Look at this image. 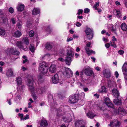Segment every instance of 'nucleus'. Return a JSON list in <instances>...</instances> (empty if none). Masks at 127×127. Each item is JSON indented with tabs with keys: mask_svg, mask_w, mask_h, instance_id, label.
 <instances>
[{
	"mask_svg": "<svg viewBox=\"0 0 127 127\" xmlns=\"http://www.w3.org/2000/svg\"><path fill=\"white\" fill-rule=\"evenodd\" d=\"M64 115L63 118V120L66 122H69L71 121L72 117L70 114L66 113L64 108L57 110V116L58 117Z\"/></svg>",
	"mask_w": 127,
	"mask_h": 127,
	"instance_id": "nucleus-1",
	"label": "nucleus"
},
{
	"mask_svg": "<svg viewBox=\"0 0 127 127\" xmlns=\"http://www.w3.org/2000/svg\"><path fill=\"white\" fill-rule=\"evenodd\" d=\"M48 65L45 62H43L39 64V70L41 73H46L48 71Z\"/></svg>",
	"mask_w": 127,
	"mask_h": 127,
	"instance_id": "nucleus-2",
	"label": "nucleus"
},
{
	"mask_svg": "<svg viewBox=\"0 0 127 127\" xmlns=\"http://www.w3.org/2000/svg\"><path fill=\"white\" fill-rule=\"evenodd\" d=\"M27 85L29 88L31 92H34V84H35L33 79H30L27 82Z\"/></svg>",
	"mask_w": 127,
	"mask_h": 127,
	"instance_id": "nucleus-3",
	"label": "nucleus"
},
{
	"mask_svg": "<svg viewBox=\"0 0 127 127\" xmlns=\"http://www.w3.org/2000/svg\"><path fill=\"white\" fill-rule=\"evenodd\" d=\"M85 32L88 39H92L93 35V32L92 30L89 28H87Z\"/></svg>",
	"mask_w": 127,
	"mask_h": 127,
	"instance_id": "nucleus-4",
	"label": "nucleus"
},
{
	"mask_svg": "<svg viewBox=\"0 0 127 127\" xmlns=\"http://www.w3.org/2000/svg\"><path fill=\"white\" fill-rule=\"evenodd\" d=\"M64 70L63 74L65 75L67 78H69L72 75V71L69 68L65 67Z\"/></svg>",
	"mask_w": 127,
	"mask_h": 127,
	"instance_id": "nucleus-5",
	"label": "nucleus"
},
{
	"mask_svg": "<svg viewBox=\"0 0 127 127\" xmlns=\"http://www.w3.org/2000/svg\"><path fill=\"white\" fill-rule=\"evenodd\" d=\"M5 52L7 54L9 55L11 54L14 55H18L19 53L18 51H15L13 48L7 49L5 50Z\"/></svg>",
	"mask_w": 127,
	"mask_h": 127,
	"instance_id": "nucleus-6",
	"label": "nucleus"
},
{
	"mask_svg": "<svg viewBox=\"0 0 127 127\" xmlns=\"http://www.w3.org/2000/svg\"><path fill=\"white\" fill-rule=\"evenodd\" d=\"M120 125V122L117 120H114L111 121L108 125L111 127H119Z\"/></svg>",
	"mask_w": 127,
	"mask_h": 127,
	"instance_id": "nucleus-7",
	"label": "nucleus"
},
{
	"mask_svg": "<svg viewBox=\"0 0 127 127\" xmlns=\"http://www.w3.org/2000/svg\"><path fill=\"white\" fill-rule=\"evenodd\" d=\"M123 74L124 75V77L126 79H127V62H125L122 68Z\"/></svg>",
	"mask_w": 127,
	"mask_h": 127,
	"instance_id": "nucleus-8",
	"label": "nucleus"
},
{
	"mask_svg": "<svg viewBox=\"0 0 127 127\" xmlns=\"http://www.w3.org/2000/svg\"><path fill=\"white\" fill-rule=\"evenodd\" d=\"M104 101L105 103L108 107L112 108L113 109L114 108V105L109 98H105Z\"/></svg>",
	"mask_w": 127,
	"mask_h": 127,
	"instance_id": "nucleus-9",
	"label": "nucleus"
},
{
	"mask_svg": "<svg viewBox=\"0 0 127 127\" xmlns=\"http://www.w3.org/2000/svg\"><path fill=\"white\" fill-rule=\"evenodd\" d=\"M82 73L84 72L87 76H91L94 75V73L93 71L90 69L89 67L83 69L82 71Z\"/></svg>",
	"mask_w": 127,
	"mask_h": 127,
	"instance_id": "nucleus-10",
	"label": "nucleus"
},
{
	"mask_svg": "<svg viewBox=\"0 0 127 127\" xmlns=\"http://www.w3.org/2000/svg\"><path fill=\"white\" fill-rule=\"evenodd\" d=\"M34 92H32V93L37 92L39 94H43L46 91V89L44 87H41V88H37L35 90L34 89Z\"/></svg>",
	"mask_w": 127,
	"mask_h": 127,
	"instance_id": "nucleus-11",
	"label": "nucleus"
},
{
	"mask_svg": "<svg viewBox=\"0 0 127 127\" xmlns=\"http://www.w3.org/2000/svg\"><path fill=\"white\" fill-rule=\"evenodd\" d=\"M113 109H114V111L115 114H117L119 112H120L121 114L124 115H125L126 113V112L125 110L123 108L119 107L118 111H117V110L115 109L114 108Z\"/></svg>",
	"mask_w": 127,
	"mask_h": 127,
	"instance_id": "nucleus-12",
	"label": "nucleus"
},
{
	"mask_svg": "<svg viewBox=\"0 0 127 127\" xmlns=\"http://www.w3.org/2000/svg\"><path fill=\"white\" fill-rule=\"evenodd\" d=\"M78 101V99L76 98L75 95L71 96L69 97V102L72 103H74Z\"/></svg>",
	"mask_w": 127,
	"mask_h": 127,
	"instance_id": "nucleus-13",
	"label": "nucleus"
},
{
	"mask_svg": "<svg viewBox=\"0 0 127 127\" xmlns=\"http://www.w3.org/2000/svg\"><path fill=\"white\" fill-rule=\"evenodd\" d=\"M103 73L104 77L106 78H109L111 76V74L110 70L108 69L104 70Z\"/></svg>",
	"mask_w": 127,
	"mask_h": 127,
	"instance_id": "nucleus-14",
	"label": "nucleus"
},
{
	"mask_svg": "<svg viewBox=\"0 0 127 127\" xmlns=\"http://www.w3.org/2000/svg\"><path fill=\"white\" fill-rule=\"evenodd\" d=\"M52 82L54 83H57L59 81V79L58 75L57 74H55L52 78Z\"/></svg>",
	"mask_w": 127,
	"mask_h": 127,
	"instance_id": "nucleus-15",
	"label": "nucleus"
},
{
	"mask_svg": "<svg viewBox=\"0 0 127 127\" xmlns=\"http://www.w3.org/2000/svg\"><path fill=\"white\" fill-rule=\"evenodd\" d=\"M113 13L117 17L121 19L122 16L121 13L120 11L116 9L114 10Z\"/></svg>",
	"mask_w": 127,
	"mask_h": 127,
	"instance_id": "nucleus-16",
	"label": "nucleus"
},
{
	"mask_svg": "<svg viewBox=\"0 0 127 127\" xmlns=\"http://www.w3.org/2000/svg\"><path fill=\"white\" fill-rule=\"evenodd\" d=\"M23 44L22 42L21 41H17L16 42V46L18 48L25 51L26 50L27 48H24Z\"/></svg>",
	"mask_w": 127,
	"mask_h": 127,
	"instance_id": "nucleus-17",
	"label": "nucleus"
},
{
	"mask_svg": "<svg viewBox=\"0 0 127 127\" xmlns=\"http://www.w3.org/2000/svg\"><path fill=\"white\" fill-rule=\"evenodd\" d=\"M56 68L55 65L52 64L49 68V71L51 73H55L56 71Z\"/></svg>",
	"mask_w": 127,
	"mask_h": 127,
	"instance_id": "nucleus-18",
	"label": "nucleus"
},
{
	"mask_svg": "<svg viewBox=\"0 0 127 127\" xmlns=\"http://www.w3.org/2000/svg\"><path fill=\"white\" fill-rule=\"evenodd\" d=\"M40 125L41 127H47L48 126V123L46 120L42 119L40 121Z\"/></svg>",
	"mask_w": 127,
	"mask_h": 127,
	"instance_id": "nucleus-19",
	"label": "nucleus"
},
{
	"mask_svg": "<svg viewBox=\"0 0 127 127\" xmlns=\"http://www.w3.org/2000/svg\"><path fill=\"white\" fill-rule=\"evenodd\" d=\"M86 115L89 118L91 119L93 118L96 115L95 114L91 111L89 112L86 114Z\"/></svg>",
	"mask_w": 127,
	"mask_h": 127,
	"instance_id": "nucleus-20",
	"label": "nucleus"
},
{
	"mask_svg": "<svg viewBox=\"0 0 127 127\" xmlns=\"http://www.w3.org/2000/svg\"><path fill=\"white\" fill-rule=\"evenodd\" d=\"M72 57H66L65 60V61L66 64L68 65L70 64L72 61Z\"/></svg>",
	"mask_w": 127,
	"mask_h": 127,
	"instance_id": "nucleus-21",
	"label": "nucleus"
},
{
	"mask_svg": "<svg viewBox=\"0 0 127 127\" xmlns=\"http://www.w3.org/2000/svg\"><path fill=\"white\" fill-rule=\"evenodd\" d=\"M21 35L22 34L21 32L19 30H17V31L14 32L13 34L14 36L16 37H20Z\"/></svg>",
	"mask_w": 127,
	"mask_h": 127,
	"instance_id": "nucleus-22",
	"label": "nucleus"
},
{
	"mask_svg": "<svg viewBox=\"0 0 127 127\" xmlns=\"http://www.w3.org/2000/svg\"><path fill=\"white\" fill-rule=\"evenodd\" d=\"M40 10L39 8H34L32 10V14L33 15H36L39 14Z\"/></svg>",
	"mask_w": 127,
	"mask_h": 127,
	"instance_id": "nucleus-23",
	"label": "nucleus"
},
{
	"mask_svg": "<svg viewBox=\"0 0 127 127\" xmlns=\"http://www.w3.org/2000/svg\"><path fill=\"white\" fill-rule=\"evenodd\" d=\"M53 47L52 43H47L46 44L45 48L48 50H50Z\"/></svg>",
	"mask_w": 127,
	"mask_h": 127,
	"instance_id": "nucleus-24",
	"label": "nucleus"
},
{
	"mask_svg": "<svg viewBox=\"0 0 127 127\" xmlns=\"http://www.w3.org/2000/svg\"><path fill=\"white\" fill-rule=\"evenodd\" d=\"M112 93L113 95L116 97L119 96V92L116 89H114L113 90Z\"/></svg>",
	"mask_w": 127,
	"mask_h": 127,
	"instance_id": "nucleus-25",
	"label": "nucleus"
},
{
	"mask_svg": "<svg viewBox=\"0 0 127 127\" xmlns=\"http://www.w3.org/2000/svg\"><path fill=\"white\" fill-rule=\"evenodd\" d=\"M109 31H111L113 33L115 34H117L116 32V29L114 28V27L113 25L111 24L109 25Z\"/></svg>",
	"mask_w": 127,
	"mask_h": 127,
	"instance_id": "nucleus-26",
	"label": "nucleus"
},
{
	"mask_svg": "<svg viewBox=\"0 0 127 127\" xmlns=\"http://www.w3.org/2000/svg\"><path fill=\"white\" fill-rule=\"evenodd\" d=\"M24 5L23 4L19 3L18 4L17 8L18 11H22L24 9Z\"/></svg>",
	"mask_w": 127,
	"mask_h": 127,
	"instance_id": "nucleus-27",
	"label": "nucleus"
},
{
	"mask_svg": "<svg viewBox=\"0 0 127 127\" xmlns=\"http://www.w3.org/2000/svg\"><path fill=\"white\" fill-rule=\"evenodd\" d=\"M6 75L8 77H12L13 76V73L12 69H9L6 72Z\"/></svg>",
	"mask_w": 127,
	"mask_h": 127,
	"instance_id": "nucleus-28",
	"label": "nucleus"
},
{
	"mask_svg": "<svg viewBox=\"0 0 127 127\" xmlns=\"http://www.w3.org/2000/svg\"><path fill=\"white\" fill-rule=\"evenodd\" d=\"M83 121L82 120L77 121H76L75 124V127H79L83 124Z\"/></svg>",
	"mask_w": 127,
	"mask_h": 127,
	"instance_id": "nucleus-29",
	"label": "nucleus"
},
{
	"mask_svg": "<svg viewBox=\"0 0 127 127\" xmlns=\"http://www.w3.org/2000/svg\"><path fill=\"white\" fill-rule=\"evenodd\" d=\"M113 102L115 105H120L122 104L121 100L117 98L115 99Z\"/></svg>",
	"mask_w": 127,
	"mask_h": 127,
	"instance_id": "nucleus-30",
	"label": "nucleus"
},
{
	"mask_svg": "<svg viewBox=\"0 0 127 127\" xmlns=\"http://www.w3.org/2000/svg\"><path fill=\"white\" fill-rule=\"evenodd\" d=\"M22 42L23 43H25L26 45L29 44V43L28 38L27 37H25L23 38Z\"/></svg>",
	"mask_w": 127,
	"mask_h": 127,
	"instance_id": "nucleus-31",
	"label": "nucleus"
},
{
	"mask_svg": "<svg viewBox=\"0 0 127 127\" xmlns=\"http://www.w3.org/2000/svg\"><path fill=\"white\" fill-rule=\"evenodd\" d=\"M85 49L87 52V54L89 55H91L93 53L94 54H95V52L93 51L92 50H90L89 48L86 47Z\"/></svg>",
	"mask_w": 127,
	"mask_h": 127,
	"instance_id": "nucleus-32",
	"label": "nucleus"
},
{
	"mask_svg": "<svg viewBox=\"0 0 127 127\" xmlns=\"http://www.w3.org/2000/svg\"><path fill=\"white\" fill-rule=\"evenodd\" d=\"M67 55L70 56L69 57H72L73 55V51L71 49H67Z\"/></svg>",
	"mask_w": 127,
	"mask_h": 127,
	"instance_id": "nucleus-33",
	"label": "nucleus"
},
{
	"mask_svg": "<svg viewBox=\"0 0 127 127\" xmlns=\"http://www.w3.org/2000/svg\"><path fill=\"white\" fill-rule=\"evenodd\" d=\"M17 84L18 86L20 85L22 83V80L20 77H19L16 78V80Z\"/></svg>",
	"mask_w": 127,
	"mask_h": 127,
	"instance_id": "nucleus-34",
	"label": "nucleus"
},
{
	"mask_svg": "<svg viewBox=\"0 0 127 127\" xmlns=\"http://www.w3.org/2000/svg\"><path fill=\"white\" fill-rule=\"evenodd\" d=\"M121 29L123 31H125L127 30V26L125 23H122L121 26Z\"/></svg>",
	"mask_w": 127,
	"mask_h": 127,
	"instance_id": "nucleus-35",
	"label": "nucleus"
},
{
	"mask_svg": "<svg viewBox=\"0 0 127 127\" xmlns=\"http://www.w3.org/2000/svg\"><path fill=\"white\" fill-rule=\"evenodd\" d=\"M24 86L21 84L20 85L18 86L17 90H19L20 91H21L24 89Z\"/></svg>",
	"mask_w": 127,
	"mask_h": 127,
	"instance_id": "nucleus-36",
	"label": "nucleus"
},
{
	"mask_svg": "<svg viewBox=\"0 0 127 127\" xmlns=\"http://www.w3.org/2000/svg\"><path fill=\"white\" fill-rule=\"evenodd\" d=\"M22 22L19 21L17 23V26L18 27V28L19 29H21L22 27Z\"/></svg>",
	"mask_w": 127,
	"mask_h": 127,
	"instance_id": "nucleus-37",
	"label": "nucleus"
},
{
	"mask_svg": "<svg viewBox=\"0 0 127 127\" xmlns=\"http://www.w3.org/2000/svg\"><path fill=\"white\" fill-rule=\"evenodd\" d=\"M30 49L32 52H33L35 49L33 45L32 44H31L30 46Z\"/></svg>",
	"mask_w": 127,
	"mask_h": 127,
	"instance_id": "nucleus-38",
	"label": "nucleus"
},
{
	"mask_svg": "<svg viewBox=\"0 0 127 127\" xmlns=\"http://www.w3.org/2000/svg\"><path fill=\"white\" fill-rule=\"evenodd\" d=\"M29 36L31 37H33L34 34V31L33 30L30 31L29 32Z\"/></svg>",
	"mask_w": 127,
	"mask_h": 127,
	"instance_id": "nucleus-39",
	"label": "nucleus"
},
{
	"mask_svg": "<svg viewBox=\"0 0 127 127\" xmlns=\"http://www.w3.org/2000/svg\"><path fill=\"white\" fill-rule=\"evenodd\" d=\"M5 32L4 30L1 28H0V35H4Z\"/></svg>",
	"mask_w": 127,
	"mask_h": 127,
	"instance_id": "nucleus-40",
	"label": "nucleus"
},
{
	"mask_svg": "<svg viewBox=\"0 0 127 127\" xmlns=\"http://www.w3.org/2000/svg\"><path fill=\"white\" fill-rule=\"evenodd\" d=\"M99 2L98 1L95 4L93 8H95V10H96L97 9V7H98L99 5Z\"/></svg>",
	"mask_w": 127,
	"mask_h": 127,
	"instance_id": "nucleus-41",
	"label": "nucleus"
},
{
	"mask_svg": "<svg viewBox=\"0 0 127 127\" xmlns=\"http://www.w3.org/2000/svg\"><path fill=\"white\" fill-rule=\"evenodd\" d=\"M50 54L49 53L47 54L44 55L43 57H42V59L43 60L46 58H47L50 55Z\"/></svg>",
	"mask_w": 127,
	"mask_h": 127,
	"instance_id": "nucleus-42",
	"label": "nucleus"
},
{
	"mask_svg": "<svg viewBox=\"0 0 127 127\" xmlns=\"http://www.w3.org/2000/svg\"><path fill=\"white\" fill-rule=\"evenodd\" d=\"M101 91H99L101 92H105L106 91V88L104 86H102L101 88Z\"/></svg>",
	"mask_w": 127,
	"mask_h": 127,
	"instance_id": "nucleus-43",
	"label": "nucleus"
},
{
	"mask_svg": "<svg viewBox=\"0 0 127 127\" xmlns=\"http://www.w3.org/2000/svg\"><path fill=\"white\" fill-rule=\"evenodd\" d=\"M90 9L88 8H86L84 10V12L85 13H87L90 12Z\"/></svg>",
	"mask_w": 127,
	"mask_h": 127,
	"instance_id": "nucleus-44",
	"label": "nucleus"
},
{
	"mask_svg": "<svg viewBox=\"0 0 127 127\" xmlns=\"http://www.w3.org/2000/svg\"><path fill=\"white\" fill-rule=\"evenodd\" d=\"M83 12V10L82 9H79L78 10V12L77 13V14L78 15H80L81 14H82V12Z\"/></svg>",
	"mask_w": 127,
	"mask_h": 127,
	"instance_id": "nucleus-45",
	"label": "nucleus"
},
{
	"mask_svg": "<svg viewBox=\"0 0 127 127\" xmlns=\"http://www.w3.org/2000/svg\"><path fill=\"white\" fill-rule=\"evenodd\" d=\"M14 10L13 8L12 7H10L9 9V11L11 13H12L14 12Z\"/></svg>",
	"mask_w": 127,
	"mask_h": 127,
	"instance_id": "nucleus-46",
	"label": "nucleus"
},
{
	"mask_svg": "<svg viewBox=\"0 0 127 127\" xmlns=\"http://www.w3.org/2000/svg\"><path fill=\"white\" fill-rule=\"evenodd\" d=\"M118 53L120 55H122L124 54V51L122 50H120L118 51Z\"/></svg>",
	"mask_w": 127,
	"mask_h": 127,
	"instance_id": "nucleus-47",
	"label": "nucleus"
},
{
	"mask_svg": "<svg viewBox=\"0 0 127 127\" xmlns=\"http://www.w3.org/2000/svg\"><path fill=\"white\" fill-rule=\"evenodd\" d=\"M19 116L20 117V119L21 120H23L24 119V115L23 114H21L20 113H19L18 114Z\"/></svg>",
	"mask_w": 127,
	"mask_h": 127,
	"instance_id": "nucleus-48",
	"label": "nucleus"
},
{
	"mask_svg": "<svg viewBox=\"0 0 127 127\" xmlns=\"http://www.w3.org/2000/svg\"><path fill=\"white\" fill-rule=\"evenodd\" d=\"M78 27H80L82 25L79 22H77L75 24Z\"/></svg>",
	"mask_w": 127,
	"mask_h": 127,
	"instance_id": "nucleus-49",
	"label": "nucleus"
},
{
	"mask_svg": "<svg viewBox=\"0 0 127 127\" xmlns=\"http://www.w3.org/2000/svg\"><path fill=\"white\" fill-rule=\"evenodd\" d=\"M16 20L14 18H12L11 19V21H12V23L13 24H14L15 23Z\"/></svg>",
	"mask_w": 127,
	"mask_h": 127,
	"instance_id": "nucleus-50",
	"label": "nucleus"
},
{
	"mask_svg": "<svg viewBox=\"0 0 127 127\" xmlns=\"http://www.w3.org/2000/svg\"><path fill=\"white\" fill-rule=\"evenodd\" d=\"M27 27L28 28L30 27L31 26L32 24L30 22H28L27 23Z\"/></svg>",
	"mask_w": 127,
	"mask_h": 127,
	"instance_id": "nucleus-51",
	"label": "nucleus"
},
{
	"mask_svg": "<svg viewBox=\"0 0 127 127\" xmlns=\"http://www.w3.org/2000/svg\"><path fill=\"white\" fill-rule=\"evenodd\" d=\"M29 115H28L27 114L26 116H24V119L23 120L28 119H29Z\"/></svg>",
	"mask_w": 127,
	"mask_h": 127,
	"instance_id": "nucleus-52",
	"label": "nucleus"
},
{
	"mask_svg": "<svg viewBox=\"0 0 127 127\" xmlns=\"http://www.w3.org/2000/svg\"><path fill=\"white\" fill-rule=\"evenodd\" d=\"M112 40L113 41H117V39L115 38V37L114 36H113L112 37Z\"/></svg>",
	"mask_w": 127,
	"mask_h": 127,
	"instance_id": "nucleus-53",
	"label": "nucleus"
},
{
	"mask_svg": "<svg viewBox=\"0 0 127 127\" xmlns=\"http://www.w3.org/2000/svg\"><path fill=\"white\" fill-rule=\"evenodd\" d=\"M111 46H113L114 48H116L117 47L116 44L114 42H113V43L111 44Z\"/></svg>",
	"mask_w": 127,
	"mask_h": 127,
	"instance_id": "nucleus-54",
	"label": "nucleus"
},
{
	"mask_svg": "<svg viewBox=\"0 0 127 127\" xmlns=\"http://www.w3.org/2000/svg\"><path fill=\"white\" fill-rule=\"evenodd\" d=\"M42 77V76L41 74H39L37 77V78L38 80H40L41 79Z\"/></svg>",
	"mask_w": 127,
	"mask_h": 127,
	"instance_id": "nucleus-55",
	"label": "nucleus"
},
{
	"mask_svg": "<svg viewBox=\"0 0 127 127\" xmlns=\"http://www.w3.org/2000/svg\"><path fill=\"white\" fill-rule=\"evenodd\" d=\"M115 75L116 77L118 78L119 76V74L118 72L116 71L115 72Z\"/></svg>",
	"mask_w": 127,
	"mask_h": 127,
	"instance_id": "nucleus-56",
	"label": "nucleus"
},
{
	"mask_svg": "<svg viewBox=\"0 0 127 127\" xmlns=\"http://www.w3.org/2000/svg\"><path fill=\"white\" fill-rule=\"evenodd\" d=\"M58 60L62 62H63L64 61V59L61 57L59 58H58Z\"/></svg>",
	"mask_w": 127,
	"mask_h": 127,
	"instance_id": "nucleus-57",
	"label": "nucleus"
},
{
	"mask_svg": "<svg viewBox=\"0 0 127 127\" xmlns=\"http://www.w3.org/2000/svg\"><path fill=\"white\" fill-rule=\"evenodd\" d=\"M74 75L76 77L77 76H79V72L78 71H76Z\"/></svg>",
	"mask_w": 127,
	"mask_h": 127,
	"instance_id": "nucleus-58",
	"label": "nucleus"
},
{
	"mask_svg": "<svg viewBox=\"0 0 127 127\" xmlns=\"http://www.w3.org/2000/svg\"><path fill=\"white\" fill-rule=\"evenodd\" d=\"M110 46V44L109 43H107L105 45V46L107 48H108Z\"/></svg>",
	"mask_w": 127,
	"mask_h": 127,
	"instance_id": "nucleus-59",
	"label": "nucleus"
},
{
	"mask_svg": "<svg viewBox=\"0 0 127 127\" xmlns=\"http://www.w3.org/2000/svg\"><path fill=\"white\" fill-rule=\"evenodd\" d=\"M32 107V106L31 105V103L30 102H29L28 103V107L30 108Z\"/></svg>",
	"mask_w": 127,
	"mask_h": 127,
	"instance_id": "nucleus-60",
	"label": "nucleus"
},
{
	"mask_svg": "<svg viewBox=\"0 0 127 127\" xmlns=\"http://www.w3.org/2000/svg\"><path fill=\"white\" fill-rule=\"evenodd\" d=\"M46 30L48 32H51V29L49 28V27H48L46 29Z\"/></svg>",
	"mask_w": 127,
	"mask_h": 127,
	"instance_id": "nucleus-61",
	"label": "nucleus"
},
{
	"mask_svg": "<svg viewBox=\"0 0 127 127\" xmlns=\"http://www.w3.org/2000/svg\"><path fill=\"white\" fill-rule=\"evenodd\" d=\"M73 39V38L72 37L68 38L67 39V41H69L72 40Z\"/></svg>",
	"mask_w": 127,
	"mask_h": 127,
	"instance_id": "nucleus-62",
	"label": "nucleus"
},
{
	"mask_svg": "<svg viewBox=\"0 0 127 127\" xmlns=\"http://www.w3.org/2000/svg\"><path fill=\"white\" fill-rule=\"evenodd\" d=\"M103 40L105 42H106L108 41V40L105 38L104 37L103 38Z\"/></svg>",
	"mask_w": 127,
	"mask_h": 127,
	"instance_id": "nucleus-63",
	"label": "nucleus"
},
{
	"mask_svg": "<svg viewBox=\"0 0 127 127\" xmlns=\"http://www.w3.org/2000/svg\"><path fill=\"white\" fill-rule=\"evenodd\" d=\"M79 36L78 35H76L75 34L73 35V37L74 38H78Z\"/></svg>",
	"mask_w": 127,
	"mask_h": 127,
	"instance_id": "nucleus-64",
	"label": "nucleus"
}]
</instances>
